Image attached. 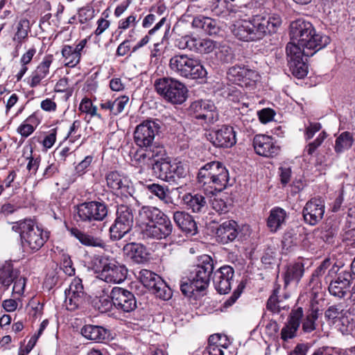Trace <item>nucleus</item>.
<instances>
[{"instance_id":"obj_1","label":"nucleus","mask_w":355,"mask_h":355,"mask_svg":"<svg viewBox=\"0 0 355 355\" xmlns=\"http://www.w3.org/2000/svg\"><path fill=\"white\" fill-rule=\"evenodd\" d=\"M281 24L282 19L278 15H257L249 21L234 24L232 32L240 40L258 41L275 33Z\"/></svg>"},{"instance_id":"obj_2","label":"nucleus","mask_w":355,"mask_h":355,"mask_svg":"<svg viewBox=\"0 0 355 355\" xmlns=\"http://www.w3.org/2000/svg\"><path fill=\"white\" fill-rule=\"evenodd\" d=\"M290 36L291 42L288 44L299 47L308 57L313 55L330 43L328 36L317 33L313 24L304 19H298L291 22Z\"/></svg>"},{"instance_id":"obj_3","label":"nucleus","mask_w":355,"mask_h":355,"mask_svg":"<svg viewBox=\"0 0 355 355\" xmlns=\"http://www.w3.org/2000/svg\"><path fill=\"white\" fill-rule=\"evenodd\" d=\"M164 147L157 146L154 148V150L147 152L137 150L132 157V160L138 164L151 168L160 179L175 182L178 177V164H172L170 158H164Z\"/></svg>"},{"instance_id":"obj_4","label":"nucleus","mask_w":355,"mask_h":355,"mask_svg":"<svg viewBox=\"0 0 355 355\" xmlns=\"http://www.w3.org/2000/svg\"><path fill=\"white\" fill-rule=\"evenodd\" d=\"M143 239H161L172 232V225L167 216L158 208L144 206L139 211Z\"/></svg>"},{"instance_id":"obj_5","label":"nucleus","mask_w":355,"mask_h":355,"mask_svg":"<svg viewBox=\"0 0 355 355\" xmlns=\"http://www.w3.org/2000/svg\"><path fill=\"white\" fill-rule=\"evenodd\" d=\"M199 187L206 195H215L227 186L229 173L223 164L218 162H211L201 167L198 173Z\"/></svg>"},{"instance_id":"obj_6","label":"nucleus","mask_w":355,"mask_h":355,"mask_svg":"<svg viewBox=\"0 0 355 355\" xmlns=\"http://www.w3.org/2000/svg\"><path fill=\"white\" fill-rule=\"evenodd\" d=\"M12 230L19 233L22 247L34 253L40 250L48 241L49 232L37 226L30 218L12 223Z\"/></svg>"},{"instance_id":"obj_7","label":"nucleus","mask_w":355,"mask_h":355,"mask_svg":"<svg viewBox=\"0 0 355 355\" xmlns=\"http://www.w3.org/2000/svg\"><path fill=\"white\" fill-rule=\"evenodd\" d=\"M94 263L98 268V277L107 283L120 284L127 277L126 267L108 257L99 256L95 258Z\"/></svg>"},{"instance_id":"obj_8","label":"nucleus","mask_w":355,"mask_h":355,"mask_svg":"<svg viewBox=\"0 0 355 355\" xmlns=\"http://www.w3.org/2000/svg\"><path fill=\"white\" fill-rule=\"evenodd\" d=\"M134 214L128 205H120L117 207L116 217L110 227L112 241H119L128 234L134 225Z\"/></svg>"},{"instance_id":"obj_9","label":"nucleus","mask_w":355,"mask_h":355,"mask_svg":"<svg viewBox=\"0 0 355 355\" xmlns=\"http://www.w3.org/2000/svg\"><path fill=\"white\" fill-rule=\"evenodd\" d=\"M160 125L158 121L154 120H146L139 124L133 134L135 144L141 148L145 149L144 152L153 150L154 148L160 146L154 142L155 135L159 132Z\"/></svg>"},{"instance_id":"obj_10","label":"nucleus","mask_w":355,"mask_h":355,"mask_svg":"<svg viewBox=\"0 0 355 355\" xmlns=\"http://www.w3.org/2000/svg\"><path fill=\"white\" fill-rule=\"evenodd\" d=\"M213 270L212 258L207 254H203L198 259V263L191 269L189 280L193 282L197 291H204L209 286Z\"/></svg>"},{"instance_id":"obj_11","label":"nucleus","mask_w":355,"mask_h":355,"mask_svg":"<svg viewBox=\"0 0 355 355\" xmlns=\"http://www.w3.org/2000/svg\"><path fill=\"white\" fill-rule=\"evenodd\" d=\"M78 221L92 223L102 221L107 216L108 209L103 202L89 201L78 205L76 207Z\"/></svg>"},{"instance_id":"obj_12","label":"nucleus","mask_w":355,"mask_h":355,"mask_svg":"<svg viewBox=\"0 0 355 355\" xmlns=\"http://www.w3.org/2000/svg\"><path fill=\"white\" fill-rule=\"evenodd\" d=\"M189 115L202 123L214 124L219 119V114L215 104L210 100H198L193 102L188 109Z\"/></svg>"},{"instance_id":"obj_13","label":"nucleus","mask_w":355,"mask_h":355,"mask_svg":"<svg viewBox=\"0 0 355 355\" xmlns=\"http://www.w3.org/2000/svg\"><path fill=\"white\" fill-rule=\"evenodd\" d=\"M110 297L119 311L131 313L137 307L135 295L126 288L114 286L110 293Z\"/></svg>"},{"instance_id":"obj_14","label":"nucleus","mask_w":355,"mask_h":355,"mask_svg":"<svg viewBox=\"0 0 355 355\" xmlns=\"http://www.w3.org/2000/svg\"><path fill=\"white\" fill-rule=\"evenodd\" d=\"M286 51L288 64L292 74L297 78H303L308 73V66L303 60V56L306 57L304 51L293 44H287Z\"/></svg>"},{"instance_id":"obj_15","label":"nucleus","mask_w":355,"mask_h":355,"mask_svg":"<svg viewBox=\"0 0 355 355\" xmlns=\"http://www.w3.org/2000/svg\"><path fill=\"white\" fill-rule=\"evenodd\" d=\"M227 76L231 81L247 88H253L259 79V75L255 70L237 65L229 69Z\"/></svg>"},{"instance_id":"obj_16","label":"nucleus","mask_w":355,"mask_h":355,"mask_svg":"<svg viewBox=\"0 0 355 355\" xmlns=\"http://www.w3.org/2000/svg\"><path fill=\"white\" fill-rule=\"evenodd\" d=\"M324 211V200L320 197L312 198L306 202L302 209L304 220L310 225H316L323 218Z\"/></svg>"},{"instance_id":"obj_17","label":"nucleus","mask_w":355,"mask_h":355,"mask_svg":"<svg viewBox=\"0 0 355 355\" xmlns=\"http://www.w3.org/2000/svg\"><path fill=\"white\" fill-rule=\"evenodd\" d=\"M64 306L70 311H73L85 302V293L80 279L75 278L71 282L69 288L64 291Z\"/></svg>"},{"instance_id":"obj_18","label":"nucleus","mask_w":355,"mask_h":355,"mask_svg":"<svg viewBox=\"0 0 355 355\" xmlns=\"http://www.w3.org/2000/svg\"><path fill=\"white\" fill-rule=\"evenodd\" d=\"M179 73L187 78L198 79L205 77L207 71L198 60L179 54Z\"/></svg>"},{"instance_id":"obj_19","label":"nucleus","mask_w":355,"mask_h":355,"mask_svg":"<svg viewBox=\"0 0 355 355\" xmlns=\"http://www.w3.org/2000/svg\"><path fill=\"white\" fill-rule=\"evenodd\" d=\"M253 146L257 154L266 157H274L280 153V146L274 138L266 135H257L253 139Z\"/></svg>"},{"instance_id":"obj_20","label":"nucleus","mask_w":355,"mask_h":355,"mask_svg":"<svg viewBox=\"0 0 355 355\" xmlns=\"http://www.w3.org/2000/svg\"><path fill=\"white\" fill-rule=\"evenodd\" d=\"M352 281V276L349 272H340L336 278L330 282L328 287L329 293L339 299L345 297L350 291Z\"/></svg>"},{"instance_id":"obj_21","label":"nucleus","mask_w":355,"mask_h":355,"mask_svg":"<svg viewBox=\"0 0 355 355\" xmlns=\"http://www.w3.org/2000/svg\"><path fill=\"white\" fill-rule=\"evenodd\" d=\"M234 275V268L230 266H223L216 270L213 276L215 289L220 294L227 293L231 290Z\"/></svg>"},{"instance_id":"obj_22","label":"nucleus","mask_w":355,"mask_h":355,"mask_svg":"<svg viewBox=\"0 0 355 355\" xmlns=\"http://www.w3.org/2000/svg\"><path fill=\"white\" fill-rule=\"evenodd\" d=\"M210 141L216 147L230 148L236 142V133L232 126L223 125L209 135Z\"/></svg>"},{"instance_id":"obj_23","label":"nucleus","mask_w":355,"mask_h":355,"mask_svg":"<svg viewBox=\"0 0 355 355\" xmlns=\"http://www.w3.org/2000/svg\"><path fill=\"white\" fill-rule=\"evenodd\" d=\"M157 92L172 104L178 103V80L171 78L158 79L155 83Z\"/></svg>"},{"instance_id":"obj_24","label":"nucleus","mask_w":355,"mask_h":355,"mask_svg":"<svg viewBox=\"0 0 355 355\" xmlns=\"http://www.w3.org/2000/svg\"><path fill=\"white\" fill-rule=\"evenodd\" d=\"M302 316L303 309L301 307L291 311L287 323L281 331V338L283 340L287 341L295 337Z\"/></svg>"},{"instance_id":"obj_25","label":"nucleus","mask_w":355,"mask_h":355,"mask_svg":"<svg viewBox=\"0 0 355 355\" xmlns=\"http://www.w3.org/2000/svg\"><path fill=\"white\" fill-rule=\"evenodd\" d=\"M53 60V56L49 54L44 56L42 61L32 72L28 78V83L31 88H34L40 85L41 81L49 73V67Z\"/></svg>"},{"instance_id":"obj_26","label":"nucleus","mask_w":355,"mask_h":355,"mask_svg":"<svg viewBox=\"0 0 355 355\" xmlns=\"http://www.w3.org/2000/svg\"><path fill=\"white\" fill-rule=\"evenodd\" d=\"M216 239L222 244L234 241L239 234L238 225L233 220L223 222L216 230Z\"/></svg>"},{"instance_id":"obj_27","label":"nucleus","mask_w":355,"mask_h":355,"mask_svg":"<svg viewBox=\"0 0 355 355\" xmlns=\"http://www.w3.org/2000/svg\"><path fill=\"white\" fill-rule=\"evenodd\" d=\"M192 26L197 28H201L207 35H216L221 32L220 22L208 17L198 16L192 19Z\"/></svg>"},{"instance_id":"obj_28","label":"nucleus","mask_w":355,"mask_h":355,"mask_svg":"<svg viewBox=\"0 0 355 355\" xmlns=\"http://www.w3.org/2000/svg\"><path fill=\"white\" fill-rule=\"evenodd\" d=\"M123 250L124 254L135 263H144L148 259L146 248L141 243H127L123 246Z\"/></svg>"},{"instance_id":"obj_29","label":"nucleus","mask_w":355,"mask_h":355,"mask_svg":"<svg viewBox=\"0 0 355 355\" xmlns=\"http://www.w3.org/2000/svg\"><path fill=\"white\" fill-rule=\"evenodd\" d=\"M182 203L187 209H191L193 212L196 213L205 211L207 208V203L205 196L199 193L185 194L182 197Z\"/></svg>"},{"instance_id":"obj_30","label":"nucleus","mask_w":355,"mask_h":355,"mask_svg":"<svg viewBox=\"0 0 355 355\" xmlns=\"http://www.w3.org/2000/svg\"><path fill=\"white\" fill-rule=\"evenodd\" d=\"M70 232L72 236L77 239L80 243L85 246L100 248L104 249L105 243L100 237H96L85 233L78 228H71Z\"/></svg>"},{"instance_id":"obj_31","label":"nucleus","mask_w":355,"mask_h":355,"mask_svg":"<svg viewBox=\"0 0 355 355\" xmlns=\"http://www.w3.org/2000/svg\"><path fill=\"white\" fill-rule=\"evenodd\" d=\"M82 335L88 340L102 342L108 337V331L103 327L87 324L81 329Z\"/></svg>"},{"instance_id":"obj_32","label":"nucleus","mask_w":355,"mask_h":355,"mask_svg":"<svg viewBox=\"0 0 355 355\" xmlns=\"http://www.w3.org/2000/svg\"><path fill=\"white\" fill-rule=\"evenodd\" d=\"M304 272V264L300 262H296L288 264L284 273V279L285 286L291 282L298 283Z\"/></svg>"},{"instance_id":"obj_33","label":"nucleus","mask_w":355,"mask_h":355,"mask_svg":"<svg viewBox=\"0 0 355 355\" xmlns=\"http://www.w3.org/2000/svg\"><path fill=\"white\" fill-rule=\"evenodd\" d=\"M107 187L113 191L121 190V193L128 191V180L117 171H111L105 177Z\"/></svg>"},{"instance_id":"obj_34","label":"nucleus","mask_w":355,"mask_h":355,"mask_svg":"<svg viewBox=\"0 0 355 355\" xmlns=\"http://www.w3.org/2000/svg\"><path fill=\"white\" fill-rule=\"evenodd\" d=\"M286 217V212L280 207H275L270 211L268 218L267 225L270 230L275 232L284 223Z\"/></svg>"},{"instance_id":"obj_35","label":"nucleus","mask_w":355,"mask_h":355,"mask_svg":"<svg viewBox=\"0 0 355 355\" xmlns=\"http://www.w3.org/2000/svg\"><path fill=\"white\" fill-rule=\"evenodd\" d=\"M179 228L186 236L197 233V225L193 217L184 211H179Z\"/></svg>"},{"instance_id":"obj_36","label":"nucleus","mask_w":355,"mask_h":355,"mask_svg":"<svg viewBox=\"0 0 355 355\" xmlns=\"http://www.w3.org/2000/svg\"><path fill=\"white\" fill-rule=\"evenodd\" d=\"M140 282L149 291L156 286L161 277L156 273L147 269H141L138 274Z\"/></svg>"},{"instance_id":"obj_37","label":"nucleus","mask_w":355,"mask_h":355,"mask_svg":"<svg viewBox=\"0 0 355 355\" xmlns=\"http://www.w3.org/2000/svg\"><path fill=\"white\" fill-rule=\"evenodd\" d=\"M353 137L349 132H342L336 139L334 149L337 153H340L351 148L353 144Z\"/></svg>"},{"instance_id":"obj_38","label":"nucleus","mask_w":355,"mask_h":355,"mask_svg":"<svg viewBox=\"0 0 355 355\" xmlns=\"http://www.w3.org/2000/svg\"><path fill=\"white\" fill-rule=\"evenodd\" d=\"M215 55L217 61L220 64L230 63L234 59V53L232 49L225 44L216 46Z\"/></svg>"},{"instance_id":"obj_39","label":"nucleus","mask_w":355,"mask_h":355,"mask_svg":"<svg viewBox=\"0 0 355 355\" xmlns=\"http://www.w3.org/2000/svg\"><path fill=\"white\" fill-rule=\"evenodd\" d=\"M62 55L64 59L65 65L69 67L76 66L81 58L80 55L73 51V47L69 45H64L62 47Z\"/></svg>"},{"instance_id":"obj_40","label":"nucleus","mask_w":355,"mask_h":355,"mask_svg":"<svg viewBox=\"0 0 355 355\" xmlns=\"http://www.w3.org/2000/svg\"><path fill=\"white\" fill-rule=\"evenodd\" d=\"M228 3L227 0H212L209 1L207 8L214 15H225L228 12Z\"/></svg>"},{"instance_id":"obj_41","label":"nucleus","mask_w":355,"mask_h":355,"mask_svg":"<svg viewBox=\"0 0 355 355\" xmlns=\"http://www.w3.org/2000/svg\"><path fill=\"white\" fill-rule=\"evenodd\" d=\"M30 23L26 19H21L17 27V32L13 37L14 41H17L18 44H21L23 41L28 37L30 31Z\"/></svg>"},{"instance_id":"obj_42","label":"nucleus","mask_w":355,"mask_h":355,"mask_svg":"<svg viewBox=\"0 0 355 355\" xmlns=\"http://www.w3.org/2000/svg\"><path fill=\"white\" fill-rule=\"evenodd\" d=\"M150 291L154 293L157 297L164 300L170 299L172 296V293L170 288L167 286L162 278L156 284V286H153V288L150 289Z\"/></svg>"},{"instance_id":"obj_43","label":"nucleus","mask_w":355,"mask_h":355,"mask_svg":"<svg viewBox=\"0 0 355 355\" xmlns=\"http://www.w3.org/2000/svg\"><path fill=\"white\" fill-rule=\"evenodd\" d=\"M14 281L13 269L10 264H5L0 268V284L8 288Z\"/></svg>"},{"instance_id":"obj_44","label":"nucleus","mask_w":355,"mask_h":355,"mask_svg":"<svg viewBox=\"0 0 355 355\" xmlns=\"http://www.w3.org/2000/svg\"><path fill=\"white\" fill-rule=\"evenodd\" d=\"M327 134L326 133L325 131H322L318 135V137H316V139L309 143L304 151V153H306L308 155H313L316 150L322 145V144L323 143V141H324V139L327 138Z\"/></svg>"},{"instance_id":"obj_45","label":"nucleus","mask_w":355,"mask_h":355,"mask_svg":"<svg viewBox=\"0 0 355 355\" xmlns=\"http://www.w3.org/2000/svg\"><path fill=\"white\" fill-rule=\"evenodd\" d=\"M318 319V311L311 310L307 313L306 318L302 322V330L309 333L315 329V321Z\"/></svg>"},{"instance_id":"obj_46","label":"nucleus","mask_w":355,"mask_h":355,"mask_svg":"<svg viewBox=\"0 0 355 355\" xmlns=\"http://www.w3.org/2000/svg\"><path fill=\"white\" fill-rule=\"evenodd\" d=\"M196 52L200 53H209L216 49V42L209 39L198 38Z\"/></svg>"},{"instance_id":"obj_47","label":"nucleus","mask_w":355,"mask_h":355,"mask_svg":"<svg viewBox=\"0 0 355 355\" xmlns=\"http://www.w3.org/2000/svg\"><path fill=\"white\" fill-rule=\"evenodd\" d=\"M129 102V98L127 96H121L116 98L114 101H112V114L118 115L121 113L125 107Z\"/></svg>"},{"instance_id":"obj_48","label":"nucleus","mask_w":355,"mask_h":355,"mask_svg":"<svg viewBox=\"0 0 355 355\" xmlns=\"http://www.w3.org/2000/svg\"><path fill=\"white\" fill-rule=\"evenodd\" d=\"M198 38L185 35L182 37L179 40V49H189L196 51L198 44Z\"/></svg>"},{"instance_id":"obj_49","label":"nucleus","mask_w":355,"mask_h":355,"mask_svg":"<svg viewBox=\"0 0 355 355\" xmlns=\"http://www.w3.org/2000/svg\"><path fill=\"white\" fill-rule=\"evenodd\" d=\"M94 9L89 6L80 8L78 11V19L80 24H85L94 17Z\"/></svg>"},{"instance_id":"obj_50","label":"nucleus","mask_w":355,"mask_h":355,"mask_svg":"<svg viewBox=\"0 0 355 355\" xmlns=\"http://www.w3.org/2000/svg\"><path fill=\"white\" fill-rule=\"evenodd\" d=\"M278 289H275L273 291V293L267 302V309L274 313H278L280 311L282 306L280 305V301L278 300L277 297Z\"/></svg>"},{"instance_id":"obj_51","label":"nucleus","mask_w":355,"mask_h":355,"mask_svg":"<svg viewBox=\"0 0 355 355\" xmlns=\"http://www.w3.org/2000/svg\"><path fill=\"white\" fill-rule=\"evenodd\" d=\"M345 314L343 313L339 318L341 324L340 329L343 334H350L353 331L354 323L353 319H349Z\"/></svg>"},{"instance_id":"obj_52","label":"nucleus","mask_w":355,"mask_h":355,"mask_svg":"<svg viewBox=\"0 0 355 355\" xmlns=\"http://www.w3.org/2000/svg\"><path fill=\"white\" fill-rule=\"evenodd\" d=\"M244 288L245 284L243 282H241L236 290L233 292L232 295L224 302L223 306L225 308H228L232 306L241 296Z\"/></svg>"},{"instance_id":"obj_53","label":"nucleus","mask_w":355,"mask_h":355,"mask_svg":"<svg viewBox=\"0 0 355 355\" xmlns=\"http://www.w3.org/2000/svg\"><path fill=\"white\" fill-rule=\"evenodd\" d=\"M140 18L137 19V15L131 14L127 18L122 19L119 21L118 28L119 29L126 30L130 27H135Z\"/></svg>"},{"instance_id":"obj_54","label":"nucleus","mask_w":355,"mask_h":355,"mask_svg":"<svg viewBox=\"0 0 355 355\" xmlns=\"http://www.w3.org/2000/svg\"><path fill=\"white\" fill-rule=\"evenodd\" d=\"M211 204L212 209L219 214H225L228 211L227 203L221 198H214L213 200H211Z\"/></svg>"},{"instance_id":"obj_55","label":"nucleus","mask_w":355,"mask_h":355,"mask_svg":"<svg viewBox=\"0 0 355 355\" xmlns=\"http://www.w3.org/2000/svg\"><path fill=\"white\" fill-rule=\"evenodd\" d=\"M280 182L283 185H286L291 180L292 171L291 166L282 165L279 168Z\"/></svg>"},{"instance_id":"obj_56","label":"nucleus","mask_w":355,"mask_h":355,"mask_svg":"<svg viewBox=\"0 0 355 355\" xmlns=\"http://www.w3.org/2000/svg\"><path fill=\"white\" fill-rule=\"evenodd\" d=\"M322 128V125L320 123L318 122H311L306 127L305 132H304V138L305 139L310 140L313 137L315 134L318 132H319Z\"/></svg>"},{"instance_id":"obj_57","label":"nucleus","mask_w":355,"mask_h":355,"mask_svg":"<svg viewBox=\"0 0 355 355\" xmlns=\"http://www.w3.org/2000/svg\"><path fill=\"white\" fill-rule=\"evenodd\" d=\"M343 310L341 309L340 306H331L324 313V317L328 320H334L338 318L340 315H342Z\"/></svg>"},{"instance_id":"obj_58","label":"nucleus","mask_w":355,"mask_h":355,"mask_svg":"<svg viewBox=\"0 0 355 355\" xmlns=\"http://www.w3.org/2000/svg\"><path fill=\"white\" fill-rule=\"evenodd\" d=\"M331 261L329 259H324L321 264L313 271L311 282L315 281V278L322 276L330 266Z\"/></svg>"},{"instance_id":"obj_59","label":"nucleus","mask_w":355,"mask_h":355,"mask_svg":"<svg viewBox=\"0 0 355 355\" xmlns=\"http://www.w3.org/2000/svg\"><path fill=\"white\" fill-rule=\"evenodd\" d=\"M27 159H28V162L26 168L28 170V171L35 174L40 166L41 161L40 156L38 155L37 157H33L32 155V150H31V155L30 157H28Z\"/></svg>"},{"instance_id":"obj_60","label":"nucleus","mask_w":355,"mask_h":355,"mask_svg":"<svg viewBox=\"0 0 355 355\" xmlns=\"http://www.w3.org/2000/svg\"><path fill=\"white\" fill-rule=\"evenodd\" d=\"M275 112L270 108H264L258 112V116L262 123H267L271 121L275 116Z\"/></svg>"},{"instance_id":"obj_61","label":"nucleus","mask_w":355,"mask_h":355,"mask_svg":"<svg viewBox=\"0 0 355 355\" xmlns=\"http://www.w3.org/2000/svg\"><path fill=\"white\" fill-rule=\"evenodd\" d=\"M93 159L94 157L92 155L85 157V159L76 166L75 170L76 173L78 175L84 174L93 162Z\"/></svg>"},{"instance_id":"obj_62","label":"nucleus","mask_w":355,"mask_h":355,"mask_svg":"<svg viewBox=\"0 0 355 355\" xmlns=\"http://www.w3.org/2000/svg\"><path fill=\"white\" fill-rule=\"evenodd\" d=\"M146 189L157 196L159 199H164L166 197V194L164 191L163 187L157 184H150L146 185Z\"/></svg>"},{"instance_id":"obj_63","label":"nucleus","mask_w":355,"mask_h":355,"mask_svg":"<svg viewBox=\"0 0 355 355\" xmlns=\"http://www.w3.org/2000/svg\"><path fill=\"white\" fill-rule=\"evenodd\" d=\"M180 290L182 294L188 298L193 296L194 291H198L192 282H190V283L184 282L181 284Z\"/></svg>"},{"instance_id":"obj_64","label":"nucleus","mask_w":355,"mask_h":355,"mask_svg":"<svg viewBox=\"0 0 355 355\" xmlns=\"http://www.w3.org/2000/svg\"><path fill=\"white\" fill-rule=\"evenodd\" d=\"M209 355H226L227 348L225 345H211L206 348Z\"/></svg>"}]
</instances>
